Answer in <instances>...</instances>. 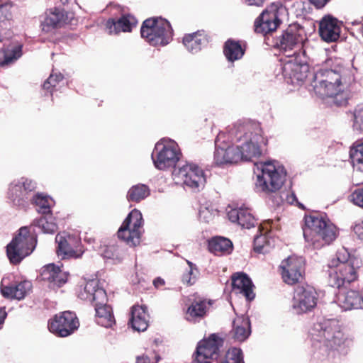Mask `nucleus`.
I'll return each mask as SVG.
<instances>
[{
    "instance_id": "13d9d810",
    "label": "nucleus",
    "mask_w": 363,
    "mask_h": 363,
    "mask_svg": "<svg viewBox=\"0 0 363 363\" xmlns=\"http://www.w3.org/2000/svg\"><path fill=\"white\" fill-rule=\"evenodd\" d=\"M153 284L155 288L158 289L164 286L165 281L161 277H157L156 279H154Z\"/></svg>"
},
{
    "instance_id": "4468645a",
    "label": "nucleus",
    "mask_w": 363,
    "mask_h": 363,
    "mask_svg": "<svg viewBox=\"0 0 363 363\" xmlns=\"http://www.w3.org/2000/svg\"><path fill=\"white\" fill-rule=\"evenodd\" d=\"M223 342V339L218 334H211L199 342L195 352V360L198 363H211L216 360L220 356Z\"/></svg>"
},
{
    "instance_id": "b1692460",
    "label": "nucleus",
    "mask_w": 363,
    "mask_h": 363,
    "mask_svg": "<svg viewBox=\"0 0 363 363\" xmlns=\"http://www.w3.org/2000/svg\"><path fill=\"white\" fill-rule=\"evenodd\" d=\"M274 222L267 220L259 226L261 234L254 238V250L258 253L266 254L274 246V240L269 235L274 228Z\"/></svg>"
},
{
    "instance_id": "6ab92c4d",
    "label": "nucleus",
    "mask_w": 363,
    "mask_h": 363,
    "mask_svg": "<svg viewBox=\"0 0 363 363\" xmlns=\"http://www.w3.org/2000/svg\"><path fill=\"white\" fill-rule=\"evenodd\" d=\"M303 37L294 31L292 29H287L274 39V46L279 48L286 57L288 55H297L298 49L301 47Z\"/></svg>"
},
{
    "instance_id": "e2e57ef3",
    "label": "nucleus",
    "mask_w": 363,
    "mask_h": 363,
    "mask_svg": "<svg viewBox=\"0 0 363 363\" xmlns=\"http://www.w3.org/2000/svg\"><path fill=\"white\" fill-rule=\"evenodd\" d=\"M298 206H299V208H302V209H303V208H304V206H303L302 203H298Z\"/></svg>"
},
{
    "instance_id": "680f3d73",
    "label": "nucleus",
    "mask_w": 363,
    "mask_h": 363,
    "mask_svg": "<svg viewBox=\"0 0 363 363\" xmlns=\"http://www.w3.org/2000/svg\"><path fill=\"white\" fill-rule=\"evenodd\" d=\"M352 24H353V25H360L361 23H360V22H359V21H354V22L352 23Z\"/></svg>"
},
{
    "instance_id": "c756f323",
    "label": "nucleus",
    "mask_w": 363,
    "mask_h": 363,
    "mask_svg": "<svg viewBox=\"0 0 363 363\" xmlns=\"http://www.w3.org/2000/svg\"><path fill=\"white\" fill-rule=\"evenodd\" d=\"M233 291L242 294L249 301L253 300L255 294L253 292L254 286L250 278L243 272H238L232 277Z\"/></svg>"
},
{
    "instance_id": "6e6d98bb",
    "label": "nucleus",
    "mask_w": 363,
    "mask_h": 363,
    "mask_svg": "<svg viewBox=\"0 0 363 363\" xmlns=\"http://www.w3.org/2000/svg\"><path fill=\"white\" fill-rule=\"evenodd\" d=\"M242 2L248 6H262L265 0H242Z\"/></svg>"
},
{
    "instance_id": "0e129e2a",
    "label": "nucleus",
    "mask_w": 363,
    "mask_h": 363,
    "mask_svg": "<svg viewBox=\"0 0 363 363\" xmlns=\"http://www.w3.org/2000/svg\"><path fill=\"white\" fill-rule=\"evenodd\" d=\"M291 197L293 198V200H297L296 196L294 194H291Z\"/></svg>"
},
{
    "instance_id": "e433bc0d",
    "label": "nucleus",
    "mask_w": 363,
    "mask_h": 363,
    "mask_svg": "<svg viewBox=\"0 0 363 363\" xmlns=\"http://www.w3.org/2000/svg\"><path fill=\"white\" fill-rule=\"evenodd\" d=\"M209 250L216 255H228L233 251V242L223 237H215L209 241Z\"/></svg>"
},
{
    "instance_id": "bb28decb",
    "label": "nucleus",
    "mask_w": 363,
    "mask_h": 363,
    "mask_svg": "<svg viewBox=\"0 0 363 363\" xmlns=\"http://www.w3.org/2000/svg\"><path fill=\"white\" fill-rule=\"evenodd\" d=\"M341 286L339 293L337 295V303L343 311H350L352 309H359L363 308V297L359 291L355 290H350L346 292H342Z\"/></svg>"
},
{
    "instance_id": "58836bf2",
    "label": "nucleus",
    "mask_w": 363,
    "mask_h": 363,
    "mask_svg": "<svg viewBox=\"0 0 363 363\" xmlns=\"http://www.w3.org/2000/svg\"><path fill=\"white\" fill-rule=\"evenodd\" d=\"M223 52L228 61L234 62L242 57L245 49L242 48L239 41L229 39L225 43Z\"/></svg>"
},
{
    "instance_id": "a211bd4d",
    "label": "nucleus",
    "mask_w": 363,
    "mask_h": 363,
    "mask_svg": "<svg viewBox=\"0 0 363 363\" xmlns=\"http://www.w3.org/2000/svg\"><path fill=\"white\" fill-rule=\"evenodd\" d=\"M189 306L186 311L185 319L192 323H199L208 314L213 301L194 294L188 298Z\"/></svg>"
},
{
    "instance_id": "f257e3e1",
    "label": "nucleus",
    "mask_w": 363,
    "mask_h": 363,
    "mask_svg": "<svg viewBox=\"0 0 363 363\" xmlns=\"http://www.w3.org/2000/svg\"><path fill=\"white\" fill-rule=\"evenodd\" d=\"M229 138L236 145L225 143V134L220 133L215 140L214 162L217 165L238 163L240 161H252L259 157L267 140L262 135L259 123L252 121H239L228 130Z\"/></svg>"
},
{
    "instance_id": "2eb2a0df",
    "label": "nucleus",
    "mask_w": 363,
    "mask_h": 363,
    "mask_svg": "<svg viewBox=\"0 0 363 363\" xmlns=\"http://www.w3.org/2000/svg\"><path fill=\"white\" fill-rule=\"evenodd\" d=\"M57 243V254L62 259H78L84 252V246L79 236L65 232L58 233L55 237Z\"/></svg>"
},
{
    "instance_id": "bf43d9fd",
    "label": "nucleus",
    "mask_w": 363,
    "mask_h": 363,
    "mask_svg": "<svg viewBox=\"0 0 363 363\" xmlns=\"http://www.w3.org/2000/svg\"><path fill=\"white\" fill-rule=\"evenodd\" d=\"M7 313L5 311L4 308H0V329L2 328V325L4 323V320L6 318Z\"/></svg>"
},
{
    "instance_id": "2f4dec72",
    "label": "nucleus",
    "mask_w": 363,
    "mask_h": 363,
    "mask_svg": "<svg viewBox=\"0 0 363 363\" xmlns=\"http://www.w3.org/2000/svg\"><path fill=\"white\" fill-rule=\"evenodd\" d=\"M32 289L29 281H21L16 284L5 285L4 279L1 281V292L4 297L21 300L25 298Z\"/></svg>"
},
{
    "instance_id": "f8f14e48",
    "label": "nucleus",
    "mask_w": 363,
    "mask_h": 363,
    "mask_svg": "<svg viewBox=\"0 0 363 363\" xmlns=\"http://www.w3.org/2000/svg\"><path fill=\"white\" fill-rule=\"evenodd\" d=\"M50 332L57 337H65L73 334L79 327L75 313L66 311L55 314L48 324Z\"/></svg>"
},
{
    "instance_id": "de8ad7c7",
    "label": "nucleus",
    "mask_w": 363,
    "mask_h": 363,
    "mask_svg": "<svg viewBox=\"0 0 363 363\" xmlns=\"http://www.w3.org/2000/svg\"><path fill=\"white\" fill-rule=\"evenodd\" d=\"M64 76L61 73H52L43 84V89L48 91L52 96L55 87L62 82Z\"/></svg>"
},
{
    "instance_id": "a19ab883",
    "label": "nucleus",
    "mask_w": 363,
    "mask_h": 363,
    "mask_svg": "<svg viewBox=\"0 0 363 363\" xmlns=\"http://www.w3.org/2000/svg\"><path fill=\"white\" fill-rule=\"evenodd\" d=\"M52 213L43 215L40 218L35 219L33 225L41 229L44 233L54 234L57 231L58 227L54 221Z\"/></svg>"
},
{
    "instance_id": "dca6fc26",
    "label": "nucleus",
    "mask_w": 363,
    "mask_h": 363,
    "mask_svg": "<svg viewBox=\"0 0 363 363\" xmlns=\"http://www.w3.org/2000/svg\"><path fill=\"white\" fill-rule=\"evenodd\" d=\"M317 294L313 287L308 284L298 285L294 289L292 308L296 314L309 312L317 305Z\"/></svg>"
},
{
    "instance_id": "1a4fd4ad",
    "label": "nucleus",
    "mask_w": 363,
    "mask_h": 363,
    "mask_svg": "<svg viewBox=\"0 0 363 363\" xmlns=\"http://www.w3.org/2000/svg\"><path fill=\"white\" fill-rule=\"evenodd\" d=\"M282 75L287 82L293 85L303 82L309 72V65L303 55H288L286 59L281 60Z\"/></svg>"
},
{
    "instance_id": "8fccbe9b",
    "label": "nucleus",
    "mask_w": 363,
    "mask_h": 363,
    "mask_svg": "<svg viewBox=\"0 0 363 363\" xmlns=\"http://www.w3.org/2000/svg\"><path fill=\"white\" fill-rule=\"evenodd\" d=\"M160 357L152 352H148L141 356H138L135 363H157Z\"/></svg>"
},
{
    "instance_id": "c85d7f7f",
    "label": "nucleus",
    "mask_w": 363,
    "mask_h": 363,
    "mask_svg": "<svg viewBox=\"0 0 363 363\" xmlns=\"http://www.w3.org/2000/svg\"><path fill=\"white\" fill-rule=\"evenodd\" d=\"M150 315L146 306L134 305L130 308V318L128 324L138 332H143L149 326Z\"/></svg>"
},
{
    "instance_id": "5701e85b",
    "label": "nucleus",
    "mask_w": 363,
    "mask_h": 363,
    "mask_svg": "<svg viewBox=\"0 0 363 363\" xmlns=\"http://www.w3.org/2000/svg\"><path fill=\"white\" fill-rule=\"evenodd\" d=\"M341 28L337 18L332 16H325L319 23V34L321 38L332 43L337 40L340 36Z\"/></svg>"
},
{
    "instance_id": "f3484780",
    "label": "nucleus",
    "mask_w": 363,
    "mask_h": 363,
    "mask_svg": "<svg viewBox=\"0 0 363 363\" xmlns=\"http://www.w3.org/2000/svg\"><path fill=\"white\" fill-rule=\"evenodd\" d=\"M280 269L284 281L287 284H294L303 277L305 259L302 257L290 256L282 261Z\"/></svg>"
},
{
    "instance_id": "423d86ee",
    "label": "nucleus",
    "mask_w": 363,
    "mask_h": 363,
    "mask_svg": "<svg viewBox=\"0 0 363 363\" xmlns=\"http://www.w3.org/2000/svg\"><path fill=\"white\" fill-rule=\"evenodd\" d=\"M140 35L152 46H164L172 38L170 23L160 17H152L145 20L140 28Z\"/></svg>"
},
{
    "instance_id": "20e7f679",
    "label": "nucleus",
    "mask_w": 363,
    "mask_h": 363,
    "mask_svg": "<svg viewBox=\"0 0 363 363\" xmlns=\"http://www.w3.org/2000/svg\"><path fill=\"white\" fill-rule=\"evenodd\" d=\"M304 219L303 237L313 248H321L330 244L337 238V228L326 215L315 213L306 216Z\"/></svg>"
},
{
    "instance_id": "864d4df0",
    "label": "nucleus",
    "mask_w": 363,
    "mask_h": 363,
    "mask_svg": "<svg viewBox=\"0 0 363 363\" xmlns=\"http://www.w3.org/2000/svg\"><path fill=\"white\" fill-rule=\"evenodd\" d=\"M174 169L172 172V178L176 185H179L182 182V167L179 165H173Z\"/></svg>"
},
{
    "instance_id": "c03bdc74",
    "label": "nucleus",
    "mask_w": 363,
    "mask_h": 363,
    "mask_svg": "<svg viewBox=\"0 0 363 363\" xmlns=\"http://www.w3.org/2000/svg\"><path fill=\"white\" fill-rule=\"evenodd\" d=\"M30 201L38 206V211L42 215L51 213L50 200L48 196L38 194L31 196Z\"/></svg>"
},
{
    "instance_id": "7c9ffc66",
    "label": "nucleus",
    "mask_w": 363,
    "mask_h": 363,
    "mask_svg": "<svg viewBox=\"0 0 363 363\" xmlns=\"http://www.w3.org/2000/svg\"><path fill=\"white\" fill-rule=\"evenodd\" d=\"M74 13L62 9L52 8L49 9L45 19V23L52 28H61L72 23Z\"/></svg>"
},
{
    "instance_id": "9d476101",
    "label": "nucleus",
    "mask_w": 363,
    "mask_h": 363,
    "mask_svg": "<svg viewBox=\"0 0 363 363\" xmlns=\"http://www.w3.org/2000/svg\"><path fill=\"white\" fill-rule=\"evenodd\" d=\"M180 149L171 140H161L157 142L152 154L155 167L159 170H165L176 164L179 160Z\"/></svg>"
},
{
    "instance_id": "3c124183",
    "label": "nucleus",
    "mask_w": 363,
    "mask_h": 363,
    "mask_svg": "<svg viewBox=\"0 0 363 363\" xmlns=\"http://www.w3.org/2000/svg\"><path fill=\"white\" fill-rule=\"evenodd\" d=\"M349 199L354 205L363 208V188L354 190Z\"/></svg>"
},
{
    "instance_id": "412c9836",
    "label": "nucleus",
    "mask_w": 363,
    "mask_h": 363,
    "mask_svg": "<svg viewBox=\"0 0 363 363\" xmlns=\"http://www.w3.org/2000/svg\"><path fill=\"white\" fill-rule=\"evenodd\" d=\"M280 23L281 20L279 18L277 10L272 6L270 10L264 11L256 19L255 31L266 35L275 31Z\"/></svg>"
},
{
    "instance_id": "4d7b16f0",
    "label": "nucleus",
    "mask_w": 363,
    "mask_h": 363,
    "mask_svg": "<svg viewBox=\"0 0 363 363\" xmlns=\"http://www.w3.org/2000/svg\"><path fill=\"white\" fill-rule=\"evenodd\" d=\"M310 3L314 5L317 9H321L325 6L329 0H309Z\"/></svg>"
},
{
    "instance_id": "4be33fe9",
    "label": "nucleus",
    "mask_w": 363,
    "mask_h": 363,
    "mask_svg": "<svg viewBox=\"0 0 363 363\" xmlns=\"http://www.w3.org/2000/svg\"><path fill=\"white\" fill-rule=\"evenodd\" d=\"M183 184L194 191H200L204 187L206 182L203 171L193 163L183 164Z\"/></svg>"
},
{
    "instance_id": "a878e982",
    "label": "nucleus",
    "mask_w": 363,
    "mask_h": 363,
    "mask_svg": "<svg viewBox=\"0 0 363 363\" xmlns=\"http://www.w3.org/2000/svg\"><path fill=\"white\" fill-rule=\"evenodd\" d=\"M349 72L342 69H320L313 76V85L334 83H340L349 80Z\"/></svg>"
},
{
    "instance_id": "79ce46f5",
    "label": "nucleus",
    "mask_w": 363,
    "mask_h": 363,
    "mask_svg": "<svg viewBox=\"0 0 363 363\" xmlns=\"http://www.w3.org/2000/svg\"><path fill=\"white\" fill-rule=\"evenodd\" d=\"M350 159L354 170L363 172V143L353 144L350 150Z\"/></svg>"
},
{
    "instance_id": "4c0bfd02",
    "label": "nucleus",
    "mask_w": 363,
    "mask_h": 363,
    "mask_svg": "<svg viewBox=\"0 0 363 363\" xmlns=\"http://www.w3.org/2000/svg\"><path fill=\"white\" fill-rule=\"evenodd\" d=\"M22 55V45H9L0 52V67L13 64Z\"/></svg>"
},
{
    "instance_id": "f03ea898",
    "label": "nucleus",
    "mask_w": 363,
    "mask_h": 363,
    "mask_svg": "<svg viewBox=\"0 0 363 363\" xmlns=\"http://www.w3.org/2000/svg\"><path fill=\"white\" fill-rule=\"evenodd\" d=\"M312 358L317 362L342 363L353 345V338L335 319L313 324L309 330Z\"/></svg>"
},
{
    "instance_id": "37998d69",
    "label": "nucleus",
    "mask_w": 363,
    "mask_h": 363,
    "mask_svg": "<svg viewBox=\"0 0 363 363\" xmlns=\"http://www.w3.org/2000/svg\"><path fill=\"white\" fill-rule=\"evenodd\" d=\"M186 262L188 265L186 269V274L183 276V282L186 284L188 286L194 285L200 276V272L196 264L186 259Z\"/></svg>"
},
{
    "instance_id": "5fc2aeb1",
    "label": "nucleus",
    "mask_w": 363,
    "mask_h": 363,
    "mask_svg": "<svg viewBox=\"0 0 363 363\" xmlns=\"http://www.w3.org/2000/svg\"><path fill=\"white\" fill-rule=\"evenodd\" d=\"M353 231L357 237L363 241V220L354 225Z\"/></svg>"
},
{
    "instance_id": "7ed1b4c3",
    "label": "nucleus",
    "mask_w": 363,
    "mask_h": 363,
    "mask_svg": "<svg viewBox=\"0 0 363 363\" xmlns=\"http://www.w3.org/2000/svg\"><path fill=\"white\" fill-rule=\"evenodd\" d=\"M362 264L361 259L351 255L345 247L337 251L336 258L328 263L330 269L328 274V284L331 287L340 289L345 284H350L357 278V269Z\"/></svg>"
},
{
    "instance_id": "c9c22d12",
    "label": "nucleus",
    "mask_w": 363,
    "mask_h": 363,
    "mask_svg": "<svg viewBox=\"0 0 363 363\" xmlns=\"http://www.w3.org/2000/svg\"><path fill=\"white\" fill-rule=\"evenodd\" d=\"M96 321L99 325L105 328H111L115 324V318L111 307L105 301L104 304L95 303Z\"/></svg>"
},
{
    "instance_id": "0eeeda50",
    "label": "nucleus",
    "mask_w": 363,
    "mask_h": 363,
    "mask_svg": "<svg viewBox=\"0 0 363 363\" xmlns=\"http://www.w3.org/2000/svg\"><path fill=\"white\" fill-rule=\"evenodd\" d=\"M36 240L30 234L28 227H21L18 233L6 246V255L9 262L17 265L30 255L35 246Z\"/></svg>"
},
{
    "instance_id": "49530a36",
    "label": "nucleus",
    "mask_w": 363,
    "mask_h": 363,
    "mask_svg": "<svg viewBox=\"0 0 363 363\" xmlns=\"http://www.w3.org/2000/svg\"><path fill=\"white\" fill-rule=\"evenodd\" d=\"M354 131L363 133V104L357 105L352 113Z\"/></svg>"
},
{
    "instance_id": "9b49d317",
    "label": "nucleus",
    "mask_w": 363,
    "mask_h": 363,
    "mask_svg": "<svg viewBox=\"0 0 363 363\" xmlns=\"http://www.w3.org/2000/svg\"><path fill=\"white\" fill-rule=\"evenodd\" d=\"M352 77H349V80H345L340 83H334V82L328 84L313 85L315 94L320 97H328L330 103L336 106H344L347 104L350 92L347 90Z\"/></svg>"
},
{
    "instance_id": "09e8293b",
    "label": "nucleus",
    "mask_w": 363,
    "mask_h": 363,
    "mask_svg": "<svg viewBox=\"0 0 363 363\" xmlns=\"http://www.w3.org/2000/svg\"><path fill=\"white\" fill-rule=\"evenodd\" d=\"M218 211L212 206H201L199 209V219L204 223L211 222L218 214Z\"/></svg>"
},
{
    "instance_id": "aec40b11",
    "label": "nucleus",
    "mask_w": 363,
    "mask_h": 363,
    "mask_svg": "<svg viewBox=\"0 0 363 363\" xmlns=\"http://www.w3.org/2000/svg\"><path fill=\"white\" fill-rule=\"evenodd\" d=\"M77 293L80 299L90 302L93 306L95 303L104 304L105 301H108L106 291L99 286V282L96 279L88 281L84 286L79 287Z\"/></svg>"
},
{
    "instance_id": "6e6552de",
    "label": "nucleus",
    "mask_w": 363,
    "mask_h": 363,
    "mask_svg": "<svg viewBox=\"0 0 363 363\" xmlns=\"http://www.w3.org/2000/svg\"><path fill=\"white\" fill-rule=\"evenodd\" d=\"M143 218L141 212L135 208L132 210L117 232L118 239L130 247H135L140 243L143 230Z\"/></svg>"
},
{
    "instance_id": "cd10ccee",
    "label": "nucleus",
    "mask_w": 363,
    "mask_h": 363,
    "mask_svg": "<svg viewBox=\"0 0 363 363\" xmlns=\"http://www.w3.org/2000/svg\"><path fill=\"white\" fill-rule=\"evenodd\" d=\"M41 276L44 281L49 282V287L60 288L64 285L68 279V274L61 270L54 264H50L43 267Z\"/></svg>"
},
{
    "instance_id": "72a5a7b5",
    "label": "nucleus",
    "mask_w": 363,
    "mask_h": 363,
    "mask_svg": "<svg viewBox=\"0 0 363 363\" xmlns=\"http://www.w3.org/2000/svg\"><path fill=\"white\" fill-rule=\"evenodd\" d=\"M208 43L207 35L204 30H198L186 34L183 37V45L189 52L196 53Z\"/></svg>"
},
{
    "instance_id": "052dcab7",
    "label": "nucleus",
    "mask_w": 363,
    "mask_h": 363,
    "mask_svg": "<svg viewBox=\"0 0 363 363\" xmlns=\"http://www.w3.org/2000/svg\"><path fill=\"white\" fill-rule=\"evenodd\" d=\"M62 4H68L71 0H59Z\"/></svg>"
},
{
    "instance_id": "ddd939ff",
    "label": "nucleus",
    "mask_w": 363,
    "mask_h": 363,
    "mask_svg": "<svg viewBox=\"0 0 363 363\" xmlns=\"http://www.w3.org/2000/svg\"><path fill=\"white\" fill-rule=\"evenodd\" d=\"M36 189V183L28 178L22 177L10 184L7 192L8 199L18 208H26L31 200V194Z\"/></svg>"
},
{
    "instance_id": "473e14b6",
    "label": "nucleus",
    "mask_w": 363,
    "mask_h": 363,
    "mask_svg": "<svg viewBox=\"0 0 363 363\" xmlns=\"http://www.w3.org/2000/svg\"><path fill=\"white\" fill-rule=\"evenodd\" d=\"M228 217L230 221L238 223L243 228L250 229L256 224V219L247 208H232L228 212Z\"/></svg>"
},
{
    "instance_id": "603ef678",
    "label": "nucleus",
    "mask_w": 363,
    "mask_h": 363,
    "mask_svg": "<svg viewBox=\"0 0 363 363\" xmlns=\"http://www.w3.org/2000/svg\"><path fill=\"white\" fill-rule=\"evenodd\" d=\"M10 9L11 6L9 4H0V21H4L11 17Z\"/></svg>"
},
{
    "instance_id": "a18cd8bd",
    "label": "nucleus",
    "mask_w": 363,
    "mask_h": 363,
    "mask_svg": "<svg viewBox=\"0 0 363 363\" xmlns=\"http://www.w3.org/2000/svg\"><path fill=\"white\" fill-rule=\"evenodd\" d=\"M102 256L106 259L112 260L113 263L117 264L122 261L123 253L117 245H107L102 252Z\"/></svg>"
},
{
    "instance_id": "ea45409f",
    "label": "nucleus",
    "mask_w": 363,
    "mask_h": 363,
    "mask_svg": "<svg viewBox=\"0 0 363 363\" xmlns=\"http://www.w3.org/2000/svg\"><path fill=\"white\" fill-rule=\"evenodd\" d=\"M150 194V189L147 185L138 184L133 185L128 190L126 199L129 202L139 203Z\"/></svg>"
},
{
    "instance_id": "f704fd0d",
    "label": "nucleus",
    "mask_w": 363,
    "mask_h": 363,
    "mask_svg": "<svg viewBox=\"0 0 363 363\" xmlns=\"http://www.w3.org/2000/svg\"><path fill=\"white\" fill-rule=\"evenodd\" d=\"M233 337L235 340L245 341L251 334V324L248 316H238L233 323Z\"/></svg>"
},
{
    "instance_id": "393cba45",
    "label": "nucleus",
    "mask_w": 363,
    "mask_h": 363,
    "mask_svg": "<svg viewBox=\"0 0 363 363\" xmlns=\"http://www.w3.org/2000/svg\"><path fill=\"white\" fill-rule=\"evenodd\" d=\"M138 25V20L131 14L122 15L119 18H109L106 21L105 26L108 33L118 34L121 32H131Z\"/></svg>"
},
{
    "instance_id": "39448f33",
    "label": "nucleus",
    "mask_w": 363,
    "mask_h": 363,
    "mask_svg": "<svg viewBox=\"0 0 363 363\" xmlns=\"http://www.w3.org/2000/svg\"><path fill=\"white\" fill-rule=\"evenodd\" d=\"M255 164L257 171H255L257 174L255 182L257 191L269 194L281 189L286 177V171L283 165L275 160Z\"/></svg>"
}]
</instances>
